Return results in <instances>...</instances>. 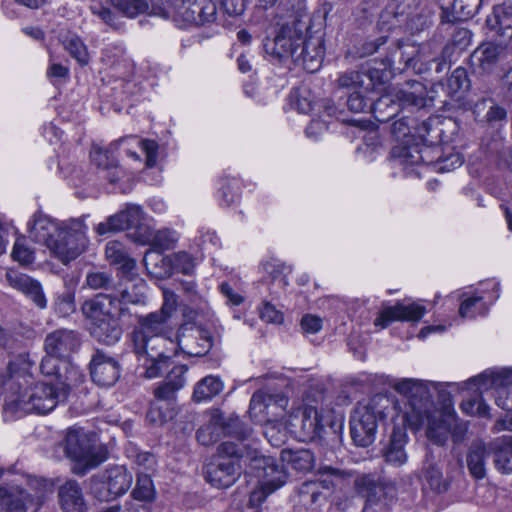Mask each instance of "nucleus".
<instances>
[{"label":"nucleus","instance_id":"nucleus-1","mask_svg":"<svg viewBox=\"0 0 512 512\" xmlns=\"http://www.w3.org/2000/svg\"><path fill=\"white\" fill-rule=\"evenodd\" d=\"M393 388L406 399L403 421L412 429H418L426 423L428 439L443 445L448 439L454 417L436 409L429 384L408 378L395 382Z\"/></svg>","mask_w":512,"mask_h":512},{"label":"nucleus","instance_id":"nucleus-2","mask_svg":"<svg viewBox=\"0 0 512 512\" xmlns=\"http://www.w3.org/2000/svg\"><path fill=\"white\" fill-rule=\"evenodd\" d=\"M168 320L158 311L140 316L139 328L132 333L133 350L139 359H144L146 378L159 377L177 353L175 341L168 336Z\"/></svg>","mask_w":512,"mask_h":512},{"label":"nucleus","instance_id":"nucleus-3","mask_svg":"<svg viewBox=\"0 0 512 512\" xmlns=\"http://www.w3.org/2000/svg\"><path fill=\"white\" fill-rule=\"evenodd\" d=\"M30 238L45 245L62 263L76 259L85 249L87 226L82 219H70L61 224L42 213H36L28 223Z\"/></svg>","mask_w":512,"mask_h":512},{"label":"nucleus","instance_id":"nucleus-4","mask_svg":"<svg viewBox=\"0 0 512 512\" xmlns=\"http://www.w3.org/2000/svg\"><path fill=\"white\" fill-rule=\"evenodd\" d=\"M23 379L24 384H28L26 377ZM11 389L13 391L7 397L3 407L6 420L20 418L29 413L47 414L60 402H64L69 394V386L63 382L56 384L37 382L26 387H23L22 382H18L17 390H14V383Z\"/></svg>","mask_w":512,"mask_h":512},{"label":"nucleus","instance_id":"nucleus-5","mask_svg":"<svg viewBox=\"0 0 512 512\" xmlns=\"http://www.w3.org/2000/svg\"><path fill=\"white\" fill-rule=\"evenodd\" d=\"M392 401L383 394H376L366 403H358L350 419L351 437L360 447L371 445L376 436L378 421L387 415Z\"/></svg>","mask_w":512,"mask_h":512},{"label":"nucleus","instance_id":"nucleus-6","mask_svg":"<svg viewBox=\"0 0 512 512\" xmlns=\"http://www.w3.org/2000/svg\"><path fill=\"white\" fill-rule=\"evenodd\" d=\"M64 451L73 463L72 472L83 476L89 470L98 467L108 458L104 446H97L93 437L82 428L68 429L64 440Z\"/></svg>","mask_w":512,"mask_h":512},{"label":"nucleus","instance_id":"nucleus-7","mask_svg":"<svg viewBox=\"0 0 512 512\" xmlns=\"http://www.w3.org/2000/svg\"><path fill=\"white\" fill-rule=\"evenodd\" d=\"M216 11V5L212 0H171L164 7L157 5L152 7L155 15L195 26L213 22Z\"/></svg>","mask_w":512,"mask_h":512},{"label":"nucleus","instance_id":"nucleus-8","mask_svg":"<svg viewBox=\"0 0 512 512\" xmlns=\"http://www.w3.org/2000/svg\"><path fill=\"white\" fill-rule=\"evenodd\" d=\"M317 479L304 482L299 489L301 502L310 506L322 505L330 492L352 475L329 465L320 466L316 473Z\"/></svg>","mask_w":512,"mask_h":512},{"label":"nucleus","instance_id":"nucleus-9","mask_svg":"<svg viewBox=\"0 0 512 512\" xmlns=\"http://www.w3.org/2000/svg\"><path fill=\"white\" fill-rule=\"evenodd\" d=\"M209 419L197 431V441L204 446L217 442L222 435L246 439L251 434V429L244 425L238 416L225 415L219 409L209 412Z\"/></svg>","mask_w":512,"mask_h":512},{"label":"nucleus","instance_id":"nucleus-10","mask_svg":"<svg viewBox=\"0 0 512 512\" xmlns=\"http://www.w3.org/2000/svg\"><path fill=\"white\" fill-rule=\"evenodd\" d=\"M357 493L365 498L363 512H386L396 498V487L372 474L358 475L354 481Z\"/></svg>","mask_w":512,"mask_h":512},{"label":"nucleus","instance_id":"nucleus-11","mask_svg":"<svg viewBox=\"0 0 512 512\" xmlns=\"http://www.w3.org/2000/svg\"><path fill=\"white\" fill-rule=\"evenodd\" d=\"M29 339L20 332L0 326V348L9 355H14L8 362L10 373H25L32 365L29 354L25 351Z\"/></svg>","mask_w":512,"mask_h":512},{"label":"nucleus","instance_id":"nucleus-12","mask_svg":"<svg viewBox=\"0 0 512 512\" xmlns=\"http://www.w3.org/2000/svg\"><path fill=\"white\" fill-rule=\"evenodd\" d=\"M81 310L85 318L91 321L122 319L128 308L121 305L117 294L99 293L86 300Z\"/></svg>","mask_w":512,"mask_h":512},{"label":"nucleus","instance_id":"nucleus-13","mask_svg":"<svg viewBox=\"0 0 512 512\" xmlns=\"http://www.w3.org/2000/svg\"><path fill=\"white\" fill-rule=\"evenodd\" d=\"M257 467L262 466L263 476L267 479L259 488L254 489L249 497L248 506L255 512H261V505L265 502L268 495L280 488L286 481V474L279 469L273 458L255 459Z\"/></svg>","mask_w":512,"mask_h":512},{"label":"nucleus","instance_id":"nucleus-14","mask_svg":"<svg viewBox=\"0 0 512 512\" xmlns=\"http://www.w3.org/2000/svg\"><path fill=\"white\" fill-rule=\"evenodd\" d=\"M278 25L279 30L275 37L265 39L264 50L275 59L283 60L290 57L294 60L304 33H298L289 23Z\"/></svg>","mask_w":512,"mask_h":512},{"label":"nucleus","instance_id":"nucleus-15","mask_svg":"<svg viewBox=\"0 0 512 512\" xmlns=\"http://www.w3.org/2000/svg\"><path fill=\"white\" fill-rule=\"evenodd\" d=\"M432 43L422 44L420 47L404 42L397 41L395 46L390 49L388 55L383 60V65L385 68L390 69H401L400 67H395L396 64H403V69L412 68L414 70L417 69V64L419 62H423V60L427 59ZM421 71V68H418Z\"/></svg>","mask_w":512,"mask_h":512},{"label":"nucleus","instance_id":"nucleus-16","mask_svg":"<svg viewBox=\"0 0 512 512\" xmlns=\"http://www.w3.org/2000/svg\"><path fill=\"white\" fill-rule=\"evenodd\" d=\"M469 384L477 386L480 393L494 390L496 404L503 410L512 411V383L509 376L485 372L473 378Z\"/></svg>","mask_w":512,"mask_h":512},{"label":"nucleus","instance_id":"nucleus-17","mask_svg":"<svg viewBox=\"0 0 512 512\" xmlns=\"http://www.w3.org/2000/svg\"><path fill=\"white\" fill-rule=\"evenodd\" d=\"M441 148L437 145L429 146L420 143H405L392 149L391 155L395 162L404 168L432 164L439 160Z\"/></svg>","mask_w":512,"mask_h":512},{"label":"nucleus","instance_id":"nucleus-18","mask_svg":"<svg viewBox=\"0 0 512 512\" xmlns=\"http://www.w3.org/2000/svg\"><path fill=\"white\" fill-rule=\"evenodd\" d=\"M89 367L92 381L101 387L115 385L121 375L119 361L102 349H97L94 352Z\"/></svg>","mask_w":512,"mask_h":512},{"label":"nucleus","instance_id":"nucleus-19","mask_svg":"<svg viewBox=\"0 0 512 512\" xmlns=\"http://www.w3.org/2000/svg\"><path fill=\"white\" fill-rule=\"evenodd\" d=\"M241 473V466L232 459L213 458L205 465L206 480L216 488L233 485Z\"/></svg>","mask_w":512,"mask_h":512},{"label":"nucleus","instance_id":"nucleus-20","mask_svg":"<svg viewBox=\"0 0 512 512\" xmlns=\"http://www.w3.org/2000/svg\"><path fill=\"white\" fill-rule=\"evenodd\" d=\"M276 15L281 23H289L298 33H307L310 28V16L306 0H279Z\"/></svg>","mask_w":512,"mask_h":512},{"label":"nucleus","instance_id":"nucleus-21","mask_svg":"<svg viewBox=\"0 0 512 512\" xmlns=\"http://www.w3.org/2000/svg\"><path fill=\"white\" fill-rule=\"evenodd\" d=\"M324 53L325 49L322 38L320 36L307 37V33H304L294 62L301 64L306 71L313 73L321 67Z\"/></svg>","mask_w":512,"mask_h":512},{"label":"nucleus","instance_id":"nucleus-22","mask_svg":"<svg viewBox=\"0 0 512 512\" xmlns=\"http://www.w3.org/2000/svg\"><path fill=\"white\" fill-rule=\"evenodd\" d=\"M80 345L78 333L68 329H58L45 338L44 348L48 355L66 358Z\"/></svg>","mask_w":512,"mask_h":512},{"label":"nucleus","instance_id":"nucleus-23","mask_svg":"<svg viewBox=\"0 0 512 512\" xmlns=\"http://www.w3.org/2000/svg\"><path fill=\"white\" fill-rule=\"evenodd\" d=\"M470 41V32L467 29H459L453 36V40L447 43L441 50V54L439 56H435L431 59L430 56L434 54V49L437 47L436 42L432 41L430 53L427 56L426 60L423 62H428L430 64L429 69H434L436 73H442L448 71L451 66L452 58L457 49V43H463L464 45L468 44Z\"/></svg>","mask_w":512,"mask_h":512},{"label":"nucleus","instance_id":"nucleus-24","mask_svg":"<svg viewBox=\"0 0 512 512\" xmlns=\"http://www.w3.org/2000/svg\"><path fill=\"white\" fill-rule=\"evenodd\" d=\"M425 312V307L418 303L405 305L398 302L394 306L384 308L374 324L377 327L386 328L393 321H418Z\"/></svg>","mask_w":512,"mask_h":512},{"label":"nucleus","instance_id":"nucleus-25","mask_svg":"<svg viewBox=\"0 0 512 512\" xmlns=\"http://www.w3.org/2000/svg\"><path fill=\"white\" fill-rule=\"evenodd\" d=\"M505 50L506 45L504 43H483L472 53L470 57L471 65L479 73H491L505 55Z\"/></svg>","mask_w":512,"mask_h":512},{"label":"nucleus","instance_id":"nucleus-26","mask_svg":"<svg viewBox=\"0 0 512 512\" xmlns=\"http://www.w3.org/2000/svg\"><path fill=\"white\" fill-rule=\"evenodd\" d=\"M7 283L14 289L22 292L29 297L39 308L46 307V298L44 296L40 283L30 276L17 270H7L5 273Z\"/></svg>","mask_w":512,"mask_h":512},{"label":"nucleus","instance_id":"nucleus-27","mask_svg":"<svg viewBox=\"0 0 512 512\" xmlns=\"http://www.w3.org/2000/svg\"><path fill=\"white\" fill-rule=\"evenodd\" d=\"M177 349L185 354L194 357L205 356L212 347V336L209 331L202 328H195L188 335H183L175 342Z\"/></svg>","mask_w":512,"mask_h":512},{"label":"nucleus","instance_id":"nucleus-28","mask_svg":"<svg viewBox=\"0 0 512 512\" xmlns=\"http://www.w3.org/2000/svg\"><path fill=\"white\" fill-rule=\"evenodd\" d=\"M177 391V389H174L173 386L168 385L165 381L155 389V400L151 403L150 409L147 413V418L150 422L162 424L172 417L167 408L165 411L163 410L162 403H165L166 406H170L175 400V394Z\"/></svg>","mask_w":512,"mask_h":512},{"label":"nucleus","instance_id":"nucleus-29","mask_svg":"<svg viewBox=\"0 0 512 512\" xmlns=\"http://www.w3.org/2000/svg\"><path fill=\"white\" fill-rule=\"evenodd\" d=\"M59 504L63 512H86L82 488L76 480H68L58 488Z\"/></svg>","mask_w":512,"mask_h":512},{"label":"nucleus","instance_id":"nucleus-30","mask_svg":"<svg viewBox=\"0 0 512 512\" xmlns=\"http://www.w3.org/2000/svg\"><path fill=\"white\" fill-rule=\"evenodd\" d=\"M121 319H108L91 321L90 336L100 344L112 346L122 337L123 329L120 325Z\"/></svg>","mask_w":512,"mask_h":512},{"label":"nucleus","instance_id":"nucleus-31","mask_svg":"<svg viewBox=\"0 0 512 512\" xmlns=\"http://www.w3.org/2000/svg\"><path fill=\"white\" fill-rule=\"evenodd\" d=\"M407 433L402 427H394L383 456L387 463L393 466H401L407 462L408 456L405 451Z\"/></svg>","mask_w":512,"mask_h":512},{"label":"nucleus","instance_id":"nucleus-32","mask_svg":"<svg viewBox=\"0 0 512 512\" xmlns=\"http://www.w3.org/2000/svg\"><path fill=\"white\" fill-rule=\"evenodd\" d=\"M473 114L476 121L491 127L506 121L507 111L496 104L492 99H481L475 103Z\"/></svg>","mask_w":512,"mask_h":512},{"label":"nucleus","instance_id":"nucleus-33","mask_svg":"<svg viewBox=\"0 0 512 512\" xmlns=\"http://www.w3.org/2000/svg\"><path fill=\"white\" fill-rule=\"evenodd\" d=\"M99 473L107 480L116 499L124 495L133 482L132 473L124 466L115 465Z\"/></svg>","mask_w":512,"mask_h":512},{"label":"nucleus","instance_id":"nucleus-34","mask_svg":"<svg viewBox=\"0 0 512 512\" xmlns=\"http://www.w3.org/2000/svg\"><path fill=\"white\" fill-rule=\"evenodd\" d=\"M407 6L399 0H390L380 14L378 25L381 30L390 31L404 27L407 20Z\"/></svg>","mask_w":512,"mask_h":512},{"label":"nucleus","instance_id":"nucleus-35","mask_svg":"<svg viewBox=\"0 0 512 512\" xmlns=\"http://www.w3.org/2000/svg\"><path fill=\"white\" fill-rule=\"evenodd\" d=\"M280 459L284 465L298 472H308L315 464V456L309 449H283Z\"/></svg>","mask_w":512,"mask_h":512},{"label":"nucleus","instance_id":"nucleus-36","mask_svg":"<svg viewBox=\"0 0 512 512\" xmlns=\"http://www.w3.org/2000/svg\"><path fill=\"white\" fill-rule=\"evenodd\" d=\"M295 421L299 424H292L294 427L299 426L300 434L304 438L312 439L317 436L322 428L319 419V413L315 407H304L299 417H295Z\"/></svg>","mask_w":512,"mask_h":512},{"label":"nucleus","instance_id":"nucleus-37","mask_svg":"<svg viewBox=\"0 0 512 512\" xmlns=\"http://www.w3.org/2000/svg\"><path fill=\"white\" fill-rule=\"evenodd\" d=\"M487 450L482 442H473L467 453L466 462L470 474L476 479H482L486 475L485 462Z\"/></svg>","mask_w":512,"mask_h":512},{"label":"nucleus","instance_id":"nucleus-38","mask_svg":"<svg viewBox=\"0 0 512 512\" xmlns=\"http://www.w3.org/2000/svg\"><path fill=\"white\" fill-rule=\"evenodd\" d=\"M246 439H239L237 437H234L236 439L235 441L227 440L222 442L218 448H217V455L214 458H226V459H232L236 463L239 464V460L243 457L250 455V445L248 443H245L249 440V437Z\"/></svg>","mask_w":512,"mask_h":512},{"label":"nucleus","instance_id":"nucleus-39","mask_svg":"<svg viewBox=\"0 0 512 512\" xmlns=\"http://www.w3.org/2000/svg\"><path fill=\"white\" fill-rule=\"evenodd\" d=\"M106 258L112 265H119L125 273L132 271L136 263L129 257L125 246L119 241H110L106 245L105 249Z\"/></svg>","mask_w":512,"mask_h":512},{"label":"nucleus","instance_id":"nucleus-40","mask_svg":"<svg viewBox=\"0 0 512 512\" xmlns=\"http://www.w3.org/2000/svg\"><path fill=\"white\" fill-rule=\"evenodd\" d=\"M370 111L379 122H387L399 112V105L396 103L393 94H385L371 102Z\"/></svg>","mask_w":512,"mask_h":512},{"label":"nucleus","instance_id":"nucleus-41","mask_svg":"<svg viewBox=\"0 0 512 512\" xmlns=\"http://www.w3.org/2000/svg\"><path fill=\"white\" fill-rule=\"evenodd\" d=\"M372 81L373 76L370 73L347 71L338 76L336 84L338 88L353 90L354 92L362 89L368 90L372 85Z\"/></svg>","mask_w":512,"mask_h":512},{"label":"nucleus","instance_id":"nucleus-42","mask_svg":"<svg viewBox=\"0 0 512 512\" xmlns=\"http://www.w3.org/2000/svg\"><path fill=\"white\" fill-rule=\"evenodd\" d=\"M433 24V15L430 9L426 7L415 8L407 13V20L404 27L412 34H417L430 28Z\"/></svg>","mask_w":512,"mask_h":512},{"label":"nucleus","instance_id":"nucleus-43","mask_svg":"<svg viewBox=\"0 0 512 512\" xmlns=\"http://www.w3.org/2000/svg\"><path fill=\"white\" fill-rule=\"evenodd\" d=\"M413 90H395L393 97L399 105V109L405 106L423 107L425 105L424 88L419 82L411 85Z\"/></svg>","mask_w":512,"mask_h":512},{"label":"nucleus","instance_id":"nucleus-44","mask_svg":"<svg viewBox=\"0 0 512 512\" xmlns=\"http://www.w3.org/2000/svg\"><path fill=\"white\" fill-rule=\"evenodd\" d=\"M223 389L220 378L207 376L197 383L194 388L193 398L197 402L210 400L218 395Z\"/></svg>","mask_w":512,"mask_h":512},{"label":"nucleus","instance_id":"nucleus-45","mask_svg":"<svg viewBox=\"0 0 512 512\" xmlns=\"http://www.w3.org/2000/svg\"><path fill=\"white\" fill-rule=\"evenodd\" d=\"M33 503V496L23 489H16L5 495L2 506L6 512H25Z\"/></svg>","mask_w":512,"mask_h":512},{"label":"nucleus","instance_id":"nucleus-46","mask_svg":"<svg viewBox=\"0 0 512 512\" xmlns=\"http://www.w3.org/2000/svg\"><path fill=\"white\" fill-rule=\"evenodd\" d=\"M266 392L256 391L250 400L249 413L251 417L258 418L259 421H270L279 417L278 411H268L266 408Z\"/></svg>","mask_w":512,"mask_h":512},{"label":"nucleus","instance_id":"nucleus-47","mask_svg":"<svg viewBox=\"0 0 512 512\" xmlns=\"http://www.w3.org/2000/svg\"><path fill=\"white\" fill-rule=\"evenodd\" d=\"M132 497L142 502H152L156 497V490L151 476L144 471L138 473L135 488L132 490Z\"/></svg>","mask_w":512,"mask_h":512},{"label":"nucleus","instance_id":"nucleus-48","mask_svg":"<svg viewBox=\"0 0 512 512\" xmlns=\"http://www.w3.org/2000/svg\"><path fill=\"white\" fill-rule=\"evenodd\" d=\"M494 463L503 474L512 473V437L504 440L494 452Z\"/></svg>","mask_w":512,"mask_h":512},{"label":"nucleus","instance_id":"nucleus-49","mask_svg":"<svg viewBox=\"0 0 512 512\" xmlns=\"http://www.w3.org/2000/svg\"><path fill=\"white\" fill-rule=\"evenodd\" d=\"M89 491L95 499L101 502H109L116 499L107 480L100 473L94 474L89 478Z\"/></svg>","mask_w":512,"mask_h":512},{"label":"nucleus","instance_id":"nucleus-50","mask_svg":"<svg viewBox=\"0 0 512 512\" xmlns=\"http://www.w3.org/2000/svg\"><path fill=\"white\" fill-rule=\"evenodd\" d=\"M63 46L69 54L77 60L80 65H86L89 62V55L86 46L78 36H67L63 40Z\"/></svg>","mask_w":512,"mask_h":512},{"label":"nucleus","instance_id":"nucleus-51","mask_svg":"<svg viewBox=\"0 0 512 512\" xmlns=\"http://www.w3.org/2000/svg\"><path fill=\"white\" fill-rule=\"evenodd\" d=\"M85 283L92 290H111L116 287L112 275L105 271L88 272Z\"/></svg>","mask_w":512,"mask_h":512},{"label":"nucleus","instance_id":"nucleus-52","mask_svg":"<svg viewBox=\"0 0 512 512\" xmlns=\"http://www.w3.org/2000/svg\"><path fill=\"white\" fill-rule=\"evenodd\" d=\"M292 105L300 112L308 114L314 110L315 102L312 98L310 90L307 88H299L294 90L290 95Z\"/></svg>","mask_w":512,"mask_h":512},{"label":"nucleus","instance_id":"nucleus-53","mask_svg":"<svg viewBox=\"0 0 512 512\" xmlns=\"http://www.w3.org/2000/svg\"><path fill=\"white\" fill-rule=\"evenodd\" d=\"M114 8L126 17H136L148 8L144 0H112Z\"/></svg>","mask_w":512,"mask_h":512},{"label":"nucleus","instance_id":"nucleus-54","mask_svg":"<svg viewBox=\"0 0 512 512\" xmlns=\"http://www.w3.org/2000/svg\"><path fill=\"white\" fill-rule=\"evenodd\" d=\"M176 242L177 235L170 229L156 231L149 240L150 245L160 251L172 249Z\"/></svg>","mask_w":512,"mask_h":512},{"label":"nucleus","instance_id":"nucleus-55","mask_svg":"<svg viewBox=\"0 0 512 512\" xmlns=\"http://www.w3.org/2000/svg\"><path fill=\"white\" fill-rule=\"evenodd\" d=\"M126 229H129V226L122 211L108 217L105 222L99 223L96 227V231L99 235Z\"/></svg>","mask_w":512,"mask_h":512},{"label":"nucleus","instance_id":"nucleus-56","mask_svg":"<svg viewBox=\"0 0 512 512\" xmlns=\"http://www.w3.org/2000/svg\"><path fill=\"white\" fill-rule=\"evenodd\" d=\"M512 17V2L505 1L494 7L493 12L487 17L486 23L490 29H496L498 25L506 23Z\"/></svg>","mask_w":512,"mask_h":512},{"label":"nucleus","instance_id":"nucleus-57","mask_svg":"<svg viewBox=\"0 0 512 512\" xmlns=\"http://www.w3.org/2000/svg\"><path fill=\"white\" fill-rule=\"evenodd\" d=\"M425 477L432 490L437 493L448 489V482L443 478L441 470L434 464H428L425 468Z\"/></svg>","mask_w":512,"mask_h":512},{"label":"nucleus","instance_id":"nucleus-58","mask_svg":"<svg viewBox=\"0 0 512 512\" xmlns=\"http://www.w3.org/2000/svg\"><path fill=\"white\" fill-rule=\"evenodd\" d=\"M56 312L67 317L76 311L75 294L70 290H66L57 296L55 301Z\"/></svg>","mask_w":512,"mask_h":512},{"label":"nucleus","instance_id":"nucleus-59","mask_svg":"<svg viewBox=\"0 0 512 512\" xmlns=\"http://www.w3.org/2000/svg\"><path fill=\"white\" fill-rule=\"evenodd\" d=\"M173 269L186 275L193 273L195 268L194 259L186 252H178L170 260Z\"/></svg>","mask_w":512,"mask_h":512},{"label":"nucleus","instance_id":"nucleus-60","mask_svg":"<svg viewBox=\"0 0 512 512\" xmlns=\"http://www.w3.org/2000/svg\"><path fill=\"white\" fill-rule=\"evenodd\" d=\"M12 257L15 261L22 265H29L34 261V251L25 243L24 239H17L13 251Z\"/></svg>","mask_w":512,"mask_h":512},{"label":"nucleus","instance_id":"nucleus-61","mask_svg":"<svg viewBox=\"0 0 512 512\" xmlns=\"http://www.w3.org/2000/svg\"><path fill=\"white\" fill-rule=\"evenodd\" d=\"M448 87L452 92L466 91L470 87L467 71L462 68H456L448 79Z\"/></svg>","mask_w":512,"mask_h":512},{"label":"nucleus","instance_id":"nucleus-62","mask_svg":"<svg viewBox=\"0 0 512 512\" xmlns=\"http://www.w3.org/2000/svg\"><path fill=\"white\" fill-rule=\"evenodd\" d=\"M482 0H454L453 8L461 17L472 18L479 10Z\"/></svg>","mask_w":512,"mask_h":512},{"label":"nucleus","instance_id":"nucleus-63","mask_svg":"<svg viewBox=\"0 0 512 512\" xmlns=\"http://www.w3.org/2000/svg\"><path fill=\"white\" fill-rule=\"evenodd\" d=\"M370 104L371 102L362 93V90L352 92L347 99V106L354 113L370 111Z\"/></svg>","mask_w":512,"mask_h":512},{"label":"nucleus","instance_id":"nucleus-64","mask_svg":"<svg viewBox=\"0 0 512 512\" xmlns=\"http://www.w3.org/2000/svg\"><path fill=\"white\" fill-rule=\"evenodd\" d=\"M91 159L97 167L105 170L115 166V158L107 151L98 146H93L90 152Z\"/></svg>","mask_w":512,"mask_h":512}]
</instances>
